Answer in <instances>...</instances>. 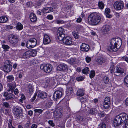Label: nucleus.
<instances>
[{
	"instance_id": "nucleus-57",
	"label": "nucleus",
	"mask_w": 128,
	"mask_h": 128,
	"mask_svg": "<svg viewBox=\"0 0 128 128\" xmlns=\"http://www.w3.org/2000/svg\"><path fill=\"white\" fill-rule=\"evenodd\" d=\"M36 95H37L36 93L34 94L33 97L32 98V102H33L34 101V100L35 99V98L36 97Z\"/></svg>"
},
{
	"instance_id": "nucleus-20",
	"label": "nucleus",
	"mask_w": 128,
	"mask_h": 128,
	"mask_svg": "<svg viewBox=\"0 0 128 128\" xmlns=\"http://www.w3.org/2000/svg\"><path fill=\"white\" fill-rule=\"evenodd\" d=\"M118 116L122 120V121L123 123L125 122V121L128 118V115L125 113H122L119 114Z\"/></svg>"
},
{
	"instance_id": "nucleus-40",
	"label": "nucleus",
	"mask_w": 128,
	"mask_h": 128,
	"mask_svg": "<svg viewBox=\"0 0 128 128\" xmlns=\"http://www.w3.org/2000/svg\"><path fill=\"white\" fill-rule=\"evenodd\" d=\"M95 72L94 70H91L89 74L90 77L91 78H92L95 76Z\"/></svg>"
},
{
	"instance_id": "nucleus-6",
	"label": "nucleus",
	"mask_w": 128,
	"mask_h": 128,
	"mask_svg": "<svg viewBox=\"0 0 128 128\" xmlns=\"http://www.w3.org/2000/svg\"><path fill=\"white\" fill-rule=\"evenodd\" d=\"M124 4L121 1H117L115 2L114 4V8L116 10H120L122 9L124 7Z\"/></svg>"
},
{
	"instance_id": "nucleus-44",
	"label": "nucleus",
	"mask_w": 128,
	"mask_h": 128,
	"mask_svg": "<svg viewBox=\"0 0 128 128\" xmlns=\"http://www.w3.org/2000/svg\"><path fill=\"white\" fill-rule=\"evenodd\" d=\"M85 60L86 62L88 63L90 62L91 58L89 57L88 56H87Z\"/></svg>"
},
{
	"instance_id": "nucleus-1",
	"label": "nucleus",
	"mask_w": 128,
	"mask_h": 128,
	"mask_svg": "<svg viewBox=\"0 0 128 128\" xmlns=\"http://www.w3.org/2000/svg\"><path fill=\"white\" fill-rule=\"evenodd\" d=\"M122 44V41L120 39L113 38L110 40V45L107 47V50L110 52H116L120 48Z\"/></svg>"
},
{
	"instance_id": "nucleus-47",
	"label": "nucleus",
	"mask_w": 128,
	"mask_h": 128,
	"mask_svg": "<svg viewBox=\"0 0 128 128\" xmlns=\"http://www.w3.org/2000/svg\"><path fill=\"white\" fill-rule=\"evenodd\" d=\"M84 79V77L82 76L78 77L76 78V80L78 81H82Z\"/></svg>"
},
{
	"instance_id": "nucleus-28",
	"label": "nucleus",
	"mask_w": 128,
	"mask_h": 128,
	"mask_svg": "<svg viewBox=\"0 0 128 128\" xmlns=\"http://www.w3.org/2000/svg\"><path fill=\"white\" fill-rule=\"evenodd\" d=\"M96 61L98 63L101 64L105 62L106 61V60L105 59L103 58H100L97 59Z\"/></svg>"
},
{
	"instance_id": "nucleus-53",
	"label": "nucleus",
	"mask_w": 128,
	"mask_h": 128,
	"mask_svg": "<svg viewBox=\"0 0 128 128\" xmlns=\"http://www.w3.org/2000/svg\"><path fill=\"white\" fill-rule=\"evenodd\" d=\"M55 22L58 24H62L64 22V21L61 20H58L56 21Z\"/></svg>"
},
{
	"instance_id": "nucleus-26",
	"label": "nucleus",
	"mask_w": 128,
	"mask_h": 128,
	"mask_svg": "<svg viewBox=\"0 0 128 128\" xmlns=\"http://www.w3.org/2000/svg\"><path fill=\"white\" fill-rule=\"evenodd\" d=\"M84 94V92L83 90H78L76 92V95L78 96H81Z\"/></svg>"
},
{
	"instance_id": "nucleus-12",
	"label": "nucleus",
	"mask_w": 128,
	"mask_h": 128,
	"mask_svg": "<svg viewBox=\"0 0 128 128\" xmlns=\"http://www.w3.org/2000/svg\"><path fill=\"white\" fill-rule=\"evenodd\" d=\"M62 92L59 90L55 91L54 93L53 99L55 101H56L58 99L60 98L62 96Z\"/></svg>"
},
{
	"instance_id": "nucleus-59",
	"label": "nucleus",
	"mask_w": 128,
	"mask_h": 128,
	"mask_svg": "<svg viewBox=\"0 0 128 128\" xmlns=\"http://www.w3.org/2000/svg\"><path fill=\"white\" fill-rule=\"evenodd\" d=\"M82 20V19L81 18H78L76 20V22L78 23L80 22Z\"/></svg>"
},
{
	"instance_id": "nucleus-33",
	"label": "nucleus",
	"mask_w": 128,
	"mask_h": 128,
	"mask_svg": "<svg viewBox=\"0 0 128 128\" xmlns=\"http://www.w3.org/2000/svg\"><path fill=\"white\" fill-rule=\"evenodd\" d=\"M64 30V29L62 28H59L57 31V36L63 34Z\"/></svg>"
},
{
	"instance_id": "nucleus-30",
	"label": "nucleus",
	"mask_w": 128,
	"mask_h": 128,
	"mask_svg": "<svg viewBox=\"0 0 128 128\" xmlns=\"http://www.w3.org/2000/svg\"><path fill=\"white\" fill-rule=\"evenodd\" d=\"M16 28L17 30H20L22 29L23 28V26L22 24L18 22L17 24Z\"/></svg>"
},
{
	"instance_id": "nucleus-15",
	"label": "nucleus",
	"mask_w": 128,
	"mask_h": 128,
	"mask_svg": "<svg viewBox=\"0 0 128 128\" xmlns=\"http://www.w3.org/2000/svg\"><path fill=\"white\" fill-rule=\"evenodd\" d=\"M67 65L64 64H59L57 67L58 70L60 71H65L67 69Z\"/></svg>"
},
{
	"instance_id": "nucleus-34",
	"label": "nucleus",
	"mask_w": 128,
	"mask_h": 128,
	"mask_svg": "<svg viewBox=\"0 0 128 128\" xmlns=\"http://www.w3.org/2000/svg\"><path fill=\"white\" fill-rule=\"evenodd\" d=\"M89 72V68H88L87 67L85 68L82 70V73L86 74H88Z\"/></svg>"
},
{
	"instance_id": "nucleus-32",
	"label": "nucleus",
	"mask_w": 128,
	"mask_h": 128,
	"mask_svg": "<svg viewBox=\"0 0 128 128\" xmlns=\"http://www.w3.org/2000/svg\"><path fill=\"white\" fill-rule=\"evenodd\" d=\"M29 50L30 52V56H32L34 57L37 54V52L35 50Z\"/></svg>"
},
{
	"instance_id": "nucleus-54",
	"label": "nucleus",
	"mask_w": 128,
	"mask_h": 128,
	"mask_svg": "<svg viewBox=\"0 0 128 128\" xmlns=\"http://www.w3.org/2000/svg\"><path fill=\"white\" fill-rule=\"evenodd\" d=\"M110 11V10L108 8H106L105 10V13L106 14H109Z\"/></svg>"
},
{
	"instance_id": "nucleus-52",
	"label": "nucleus",
	"mask_w": 128,
	"mask_h": 128,
	"mask_svg": "<svg viewBox=\"0 0 128 128\" xmlns=\"http://www.w3.org/2000/svg\"><path fill=\"white\" fill-rule=\"evenodd\" d=\"M48 123L50 126H55V124L52 121L49 120L48 122Z\"/></svg>"
},
{
	"instance_id": "nucleus-49",
	"label": "nucleus",
	"mask_w": 128,
	"mask_h": 128,
	"mask_svg": "<svg viewBox=\"0 0 128 128\" xmlns=\"http://www.w3.org/2000/svg\"><path fill=\"white\" fill-rule=\"evenodd\" d=\"M2 48L5 50H7L10 48V47L8 45L3 44L2 45Z\"/></svg>"
},
{
	"instance_id": "nucleus-16",
	"label": "nucleus",
	"mask_w": 128,
	"mask_h": 128,
	"mask_svg": "<svg viewBox=\"0 0 128 128\" xmlns=\"http://www.w3.org/2000/svg\"><path fill=\"white\" fill-rule=\"evenodd\" d=\"M90 49L89 46L85 43H82L80 46V50L83 52H87Z\"/></svg>"
},
{
	"instance_id": "nucleus-4",
	"label": "nucleus",
	"mask_w": 128,
	"mask_h": 128,
	"mask_svg": "<svg viewBox=\"0 0 128 128\" xmlns=\"http://www.w3.org/2000/svg\"><path fill=\"white\" fill-rule=\"evenodd\" d=\"M37 44V40L35 38H32L26 43V46L28 48H31L35 46Z\"/></svg>"
},
{
	"instance_id": "nucleus-13",
	"label": "nucleus",
	"mask_w": 128,
	"mask_h": 128,
	"mask_svg": "<svg viewBox=\"0 0 128 128\" xmlns=\"http://www.w3.org/2000/svg\"><path fill=\"white\" fill-rule=\"evenodd\" d=\"M123 122L118 115L116 116L114 120V125L115 126H117L121 125Z\"/></svg>"
},
{
	"instance_id": "nucleus-63",
	"label": "nucleus",
	"mask_w": 128,
	"mask_h": 128,
	"mask_svg": "<svg viewBox=\"0 0 128 128\" xmlns=\"http://www.w3.org/2000/svg\"><path fill=\"white\" fill-rule=\"evenodd\" d=\"M21 98L23 100H24L26 99V98L24 95L23 94H21Z\"/></svg>"
},
{
	"instance_id": "nucleus-19",
	"label": "nucleus",
	"mask_w": 128,
	"mask_h": 128,
	"mask_svg": "<svg viewBox=\"0 0 128 128\" xmlns=\"http://www.w3.org/2000/svg\"><path fill=\"white\" fill-rule=\"evenodd\" d=\"M51 40L48 35L47 34L44 35V37L43 42L44 44H48L50 43Z\"/></svg>"
},
{
	"instance_id": "nucleus-61",
	"label": "nucleus",
	"mask_w": 128,
	"mask_h": 128,
	"mask_svg": "<svg viewBox=\"0 0 128 128\" xmlns=\"http://www.w3.org/2000/svg\"><path fill=\"white\" fill-rule=\"evenodd\" d=\"M37 126L36 124H33L31 127V128H37Z\"/></svg>"
},
{
	"instance_id": "nucleus-50",
	"label": "nucleus",
	"mask_w": 128,
	"mask_h": 128,
	"mask_svg": "<svg viewBox=\"0 0 128 128\" xmlns=\"http://www.w3.org/2000/svg\"><path fill=\"white\" fill-rule=\"evenodd\" d=\"M34 111L35 112H38L40 114L42 112L43 110L41 109H36Z\"/></svg>"
},
{
	"instance_id": "nucleus-36",
	"label": "nucleus",
	"mask_w": 128,
	"mask_h": 128,
	"mask_svg": "<svg viewBox=\"0 0 128 128\" xmlns=\"http://www.w3.org/2000/svg\"><path fill=\"white\" fill-rule=\"evenodd\" d=\"M7 78L8 81L10 82H12L14 79V78L12 75L8 76L7 77Z\"/></svg>"
},
{
	"instance_id": "nucleus-5",
	"label": "nucleus",
	"mask_w": 128,
	"mask_h": 128,
	"mask_svg": "<svg viewBox=\"0 0 128 128\" xmlns=\"http://www.w3.org/2000/svg\"><path fill=\"white\" fill-rule=\"evenodd\" d=\"M52 66L50 64H46V65L42 64L40 66L41 70H43L46 73L50 72L52 69Z\"/></svg>"
},
{
	"instance_id": "nucleus-38",
	"label": "nucleus",
	"mask_w": 128,
	"mask_h": 128,
	"mask_svg": "<svg viewBox=\"0 0 128 128\" xmlns=\"http://www.w3.org/2000/svg\"><path fill=\"white\" fill-rule=\"evenodd\" d=\"M98 5L100 9H102L104 7V4L102 1L99 2H98Z\"/></svg>"
},
{
	"instance_id": "nucleus-45",
	"label": "nucleus",
	"mask_w": 128,
	"mask_h": 128,
	"mask_svg": "<svg viewBox=\"0 0 128 128\" xmlns=\"http://www.w3.org/2000/svg\"><path fill=\"white\" fill-rule=\"evenodd\" d=\"M87 99L86 98H84V97H82L80 99V101L82 103H84V102H86Z\"/></svg>"
},
{
	"instance_id": "nucleus-31",
	"label": "nucleus",
	"mask_w": 128,
	"mask_h": 128,
	"mask_svg": "<svg viewBox=\"0 0 128 128\" xmlns=\"http://www.w3.org/2000/svg\"><path fill=\"white\" fill-rule=\"evenodd\" d=\"M110 102H104L103 107L104 108L106 109H108L110 107Z\"/></svg>"
},
{
	"instance_id": "nucleus-46",
	"label": "nucleus",
	"mask_w": 128,
	"mask_h": 128,
	"mask_svg": "<svg viewBox=\"0 0 128 128\" xmlns=\"http://www.w3.org/2000/svg\"><path fill=\"white\" fill-rule=\"evenodd\" d=\"M106 102L108 103L110 102V98L109 97L107 96L105 98L104 102Z\"/></svg>"
},
{
	"instance_id": "nucleus-41",
	"label": "nucleus",
	"mask_w": 128,
	"mask_h": 128,
	"mask_svg": "<svg viewBox=\"0 0 128 128\" xmlns=\"http://www.w3.org/2000/svg\"><path fill=\"white\" fill-rule=\"evenodd\" d=\"M97 112L95 108H92L89 110V114H94Z\"/></svg>"
},
{
	"instance_id": "nucleus-24",
	"label": "nucleus",
	"mask_w": 128,
	"mask_h": 128,
	"mask_svg": "<svg viewBox=\"0 0 128 128\" xmlns=\"http://www.w3.org/2000/svg\"><path fill=\"white\" fill-rule=\"evenodd\" d=\"M30 21L32 22H35L36 20V15L34 13L30 14Z\"/></svg>"
},
{
	"instance_id": "nucleus-18",
	"label": "nucleus",
	"mask_w": 128,
	"mask_h": 128,
	"mask_svg": "<svg viewBox=\"0 0 128 128\" xmlns=\"http://www.w3.org/2000/svg\"><path fill=\"white\" fill-rule=\"evenodd\" d=\"M7 86L8 89V91H11L12 92H14V90L16 86L15 84L8 83L7 84Z\"/></svg>"
},
{
	"instance_id": "nucleus-37",
	"label": "nucleus",
	"mask_w": 128,
	"mask_h": 128,
	"mask_svg": "<svg viewBox=\"0 0 128 128\" xmlns=\"http://www.w3.org/2000/svg\"><path fill=\"white\" fill-rule=\"evenodd\" d=\"M69 63L71 65L74 64L75 63L76 59L73 58H71L68 61Z\"/></svg>"
},
{
	"instance_id": "nucleus-43",
	"label": "nucleus",
	"mask_w": 128,
	"mask_h": 128,
	"mask_svg": "<svg viewBox=\"0 0 128 128\" xmlns=\"http://www.w3.org/2000/svg\"><path fill=\"white\" fill-rule=\"evenodd\" d=\"M2 106L6 108H8L10 106V105L8 102H4L2 104Z\"/></svg>"
},
{
	"instance_id": "nucleus-21",
	"label": "nucleus",
	"mask_w": 128,
	"mask_h": 128,
	"mask_svg": "<svg viewBox=\"0 0 128 128\" xmlns=\"http://www.w3.org/2000/svg\"><path fill=\"white\" fill-rule=\"evenodd\" d=\"M53 10V8L51 7L44 8L42 11L44 14L52 12Z\"/></svg>"
},
{
	"instance_id": "nucleus-8",
	"label": "nucleus",
	"mask_w": 128,
	"mask_h": 128,
	"mask_svg": "<svg viewBox=\"0 0 128 128\" xmlns=\"http://www.w3.org/2000/svg\"><path fill=\"white\" fill-rule=\"evenodd\" d=\"M63 112L62 108L61 106L56 108L54 112V116H56L57 118H60L62 116Z\"/></svg>"
},
{
	"instance_id": "nucleus-14",
	"label": "nucleus",
	"mask_w": 128,
	"mask_h": 128,
	"mask_svg": "<svg viewBox=\"0 0 128 128\" xmlns=\"http://www.w3.org/2000/svg\"><path fill=\"white\" fill-rule=\"evenodd\" d=\"M62 42L64 44L67 45H71L72 43V38L69 36H66V38L64 39Z\"/></svg>"
},
{
	"instance_id": "nucleus-3",
	"label": "nucleus",
	"mask_w": 128,
	"mask_h": 128,
	"mask_svg": "<svg viewBox=\"0 0 128 128\" xmlns=\"http://www.w3.org/2000/svg\"><path fill=\"white\" fill-rule=\"evenodd\" d=\"M11 64V62L10 60H6L5 61L3 68L4 72H8L11 70L12 68Z\"/></svg>"
},
{
	"instance_id": "nucleus-9",
	"label": "nucleus",
	"mask_w": 128,
	"mask_h": 128,
	"mask_svg": "<svg viewBox=\"0 0 128 128\" xmlns=\"http://www.w3.org/2000/svg\"><path fill=\"white\" fill-rule=\"evenodd\" d=\"M111 29L110 26L108 25L104 26L102 29V33L104 35H106L109 34Z\"/></svg>"
},
{
	"instance_id": "nucleus-58",
	"label": "nucleus",
	"mask_w": 128,
	"mask_h": 128,
	"mask_svg": "<svg viewBox=\"0 0 128 128\" xmlns=\"http://www.w3.org/2000/svg\"><path fill=\"white\" fill-rule=\"evenodd\" d=\"M4 112L7 115L9 114V111L8 110L6 109L5 110H4Z\"/></svg>"
},
{
	"instance_id": "nucleus-51",
	"label": "nucleus",
	"mask_w": 128,
	"mask_h": 128,
	"mask_svg": "<svg viewBox=\"0 0 128 128\" xmlns=\"http://www.w3.org/2000/svg\"><path fill=\"white\" fill-rule=\"evenodd\" d=\"M72 34L73 36L75 38L78 39V38L79 36L76 32L73 33Z\"/></svg>"
},
{
	"instance_id": "nucleus-11",
	"label": "nucleus",
	"mask_w": 128,
	"mask_h": 128,
	"mask_svg": "<svg viewBox=\"0 0 128 128\" xmlns=\"http://www.w3.org/2000/svg\"><path fill=\"white\" fill-rule=\"evenodd\" d=\"M124 72L123 69L118 67H115L114 71V74L118 76L120 75Z\"/></svg>"
},
{
	"instance_id": "nucleus-25",
	"label": "nucleus",
	"mask_w": 128,
	"mask_h": 128,
	"mask_svg": "<svg viewBox=\"0 0 128 128\" xmlns=\"http://www.w3.org/2000/svg\"><path fill=\"white\" fill-rule=\"evenodd\" d=\"M8 18L6 16H4L0 17V23H4L6 22L8 20Z\"/></svg>"
},
{
	"instance_id": "nucleus-10",
	"label": "nucleus",
	"mask_w": 128,
	"mask_h": 128,
	"mask_svg": "<svg viewBox=\"0 0 128 128\" xmlns=\"http://www.w3.org/2000/svg\"><path fill=\"white\" fill-rule=\"evenodd\" d=\"M22 112V109L21 108L17 107L14 108L13 110V112L16 117H19Z\"/></svg>"
},
{
	"instance_id": "nucleus-7",
	"label": "nucleus",
	"mask_w": 128,
	"mask_h": 128,
	"mask_svg": "<svg viewBox=\"0 0 128 128\" xmlns=\"http://www.w3.org/2000/svg\"><path fill=\"white\" fill-rule=\"evenodd\" d=\"M8 40L9 42L11 43L14 44L17 43L18 41V36L13 34L10 35Z\"/></svg>"
},
{
	"instance_id": "nucleus-48",
	"label": "nucleus",
	"mask_w": 128,
	"mask_h": 128,
	"mask_svg": "<svg viewBox=\"0 0 128 128\" xmlns=\"http://www.w3.org/2000/svg\"><path fill=\"white\" fill-rule=\"evenodd\" d=\"M99 126L100 128H106V126L105 123H100Z\"/></svg>"
},
{
	"instance_id": "nucleus-39",
	"label": "nucleus",
	"mask_w": 128,
	"mask_h": 128,
	"mask_svg": "<svg viewBox=\"0 0 128 128\" xmlns=\"http://www.w3.org/2000/svg\"><path fill=\"white\" fill-rule=\"evenodd\" d=\"M73 93V89L72 88L67 89L66 90V93L68 95L70 94H72Z\"/></svg>"
},
{
	"instance_id": "nucleus-22",
	"label": "nucleus",
	"mask_w": 128,
	"mask_h": 128,
	"mask_svg": "<svg viewBox=\"0 0 128 128\" xmlns=\"http://www.w3.org/2000/svg\"><path fill=\"white\" fill-rule=\"evenodd\" d=\"M38 96L42 99L47 97V94L44 92H40L38 95Z\"/></svg>"
},
{
	"instance_id": "nucleus-56",
	"label": "nucleus",
	"mask_w": 128,
	"mask_h": 128,
	"mask_svg": "<svg viewBox=\"0 0 128 128\" xmlns=\"http://www.w3.org/2000/svg\"><path fill=\"white\" fill-rule=\"evenodd\" d=\"M50 82V80L48 79H47L46 81V82L45 84V85L46 86H48Z\"/></svg>"
},
{
	"instance_id": "nucleus-17",
	"label": "nucleus",
	"mask_w": 128,
	"mask_h": 128,
	"mask_svg": "<svg viewBox=\"0 0 128 128\" xmlns=\"http://www.w3.org/2000/svg\"><path fill=\"white\" fill-rule=\"evenodd\" d=\"M4 96L5 97L6 100L14 99V95L11 93L8 94L7 92H6L4 94Z\"/></svg>"
},
{
	"instance_id": "nucleus-23",
	"label": "nucleus",
	"mask_w": 128,
	"mask_h": 128,
	"mask_svg": "<svg viewBox=\"0 0 128 128\" xmlns=\"http://www.w3.org/2000/svg\"><path fill=\"white\" fill-rule=\"evenodd\" d=\"M76 119L78 121L81 123L84 122L85 119L84 117L80 116L78 114L76 115Z\"/></svg>"
},
{
	"instance_id": "nucleus-42",
	"label": "nucleus",
	"mask_w": 128,
	"mask_h": 128,
	"mask_svg": "<svg viewBox=\"0 0 128 128\" xmlns=\"http://www.w3.org/2000/svg\"><path fill=\"white\" fill-rule=\"evenodd\" d=\"M124 82L128 87V75L126 76L124 79Z\"/></svg>"
},
{
	"instance_id": "nucleus-2",
	"label": "nucleus",
	"mask_w": 128,
	"mask_h": 128,
	"mask_svg": "<svg viewBox=\"0 0 128 128\" xmlns=\"http://www.w3.org/2000/svg\"><path fill=\"white\" fill-rule=\"evenodd\" d=\"M88 22L92 25H96L100 21L101 18L100 16L96 13H93L90 14L88 18Z\"/></svg>"
},
{
	"instance_id": "nucleus-55",
	"label": "nucleus",
	"mask_w": 128,
	"mask_h": 128,
	"mask_svg": "<svg viewBox=\"0 0 128 128\" xmlns=\"http://www.w3.org/2000/svg\"><path fill=\"white\" fill-rule=\"evenodd\" d=\"M46 18L49 20H52L53 18V16L51 15H49L47 16Z\"/></svg>"
},
{
	"instance_id": "nucleus-35",
	"label": "nucleus",
	"mask_w": 128,
	"mask_h": 128,
	"mask_svg": "<svg viewBox=\"0 0 128 128\" xmlns=\"http://www.w3.org/2000/svg\"><path fill=\"white\" fill-rule=\"evenodd\" d=\"M102 79L104 82L106 84H108L110 80L109 78L107 76H105Z\"/></svg>"
},
{
	"instance_id": "nucleus-64",
	"label": "nucleus",
	"mask_w": 128,
	"mask_h": 128,
	"mask_svg": "<svg viewBox=\"0 0 128 128\" xmlns=\"http://www.w3.org/2000/svg\"><path fill=\"white\" fill-rule=\"evenodd\" d=\"M8 128H15L14 127L12 126V124H8Z\"/></svg>"
},
{
	"instance_id": "nucleus-27",
	"label": "nucleus",
	"mask_w": 128,
	"mask_h": 128,
	"mask_svg": "<svg viewBox=\"0 0 128 128\" xmlns=\"http://www.w3.org/2000/svg\"><path fill=\"white\" fill-rule=\"evenodd\" d=\"M30 53L29 50L27 51L24 52L22 55L23 58H29L30 56Z\"/></svg>"
},
{
	"instance_id": "nucleus-62",
	"label": "nucleus",
	"mask_w": 128,
	"mask_h": 128,
	"mask_svg": "<svg viewBox=\"0 0 128 128\" xmlns=\"http://www.w3.org/2000/svg\"><path fill=\"white\" fill-rule=\"evenodd\" d=\"M98 99L97 98H95L92 101V102H94V103L96 104L98 102Z\"/></svg>"
},
{
	"instance_id": "nucleus-60",
	"label": "nucleus",
	"mask_w": 128,
	"mask_h": 128,
	"mask_svg": "<svg viewBox=\"0 0 128 128\" xmlns=\"http://www.w3.org/2000/svg\"><path fill=\"white\" fill-rule=\"evenodd\" d=\"M30 122L29 121H28L27 122V123L25 124V126L26 128H28L29 127V126H30Z\"/></svg>"
},
{
	"instance_id": "nucleus-29",
	"label": "nucleus",
	"mask_w": 128,
	"mask_h": 128,
	"mask_svg": "<svg viewBox=\"0 0 128 128\" xmlns=\"http://www.w3.org/2000/svg\"><path fill=\"white\" fill-rule=\"evenodd\" d=\"M58 39L60 40H62V41L64 40V39L66 38V36L65 34L63 33L60 34L59 35H57Z\"/></svg>"
}]
</instances>
